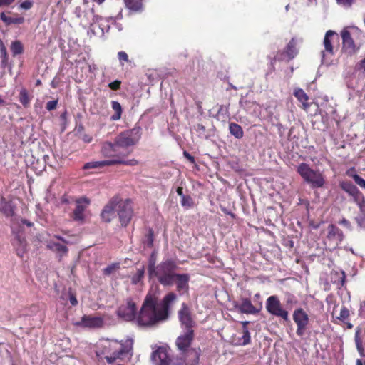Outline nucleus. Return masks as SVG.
Wrapping results in <instances>:
<instances>
[{
    "label": "nucleus",
    "instance_id": "47",
    "mask_svg": "<svg viewBox=\"0 0 365 365\" xmlns=\"http://www.w3.org/2000/svg\"><path fill=\"white\" fill-rule=\"evenodd\" d=\"M32 6V2L29 0H26L25 1L22 2L20 5V7L23 9L28 10L31 9Z\"/></svg>",
    "mask_w": 365,
    "mask_h": 365
},
{
    "label": "nucleus",
    "instance_id": "24",
    "mask_svg": "<svg viewBox=\"0 0 365 365\" xmlns=\"http://www.w3.org/2000/svg\"><path fill=\"white\" fill-rule=\"evenodd\" d=\"M297 54V49L296 48V43L292 38L286 47V50L281 54L282 56H277L279 60L289 61L294 58Z\"/></svg>",
    "mask_w": 365,
    "mask_h": 365
},
{
    "label": "nucleus",
    "instance_id": "33",
    "mask_svg": "<svg viewBox=\"0 0 365 365\" xmlns=\"http://www.w3.org/2000/svg\"><path fill=\"white\" fill-rule=\"evenodd\" d=\"M128 9L133 11H140L142 8L141 0H124Z\"/></svg>",
    "mask_w": 365,
    "mask_h": 365
},
{
    "label": "nucleus",
    "instance_id": "10",
    "mask_svg": "<svg viewBox=\"0 0 365 365\" xmlns=\"http://www.w3.org/2000/svg\"><path fill=\"white\" fill-rule=\"evenodd\" d=\"M118 215L121 225L126 226L133 215V209L129 200L125 201H120L118 200Z\"/></svg>",
    "mask_w": 365,
    "mask_h": 365
},
{
    "label": "nucleus",
    "instance_id": "25",
    "mask_svg": "<svg viewBox=\"0 0 365 365\" xmlns=\"http://www.w3.org/2000/svg\"><path fill=\"white\" fill-rule=\"evenodd\" d=\"M117 148L118 146L115 142V143L106 142L102 145V155L105 157H111L113 159H119V155H115V153L118 151Z\"/></svg>",
    "mask_w": 365,
    "mask_h": 365
},
{
    "label": "nucleus",
    "instance_id": "32",
    "mask_svg": "<svg viewBox=\"0 0 365 365\" xmlns=\"http://www.w3.org/2000/svg\"><path fill=\"white\" fill-rule=\"evenodd\" d=\"M112 109L115 111V114L111 116L112 120H118L121 118L122 107L120 104L115 101L111 102Z\"/></svg>",
    "mask_w": 365,
    "mask_h": 365
},
{
    "label": "nucleus",
    "instance_id": "31",
    "mask_svg": "<svg viewBox=\"0 0 365 365\" xmlns=\"http://www.w3.org/2000/svg\"><path fill=\"white\" fill-rule=\"evenodd\" d=\"M229 130L230 133L237 139H240L243 137L244 132L242 127L235 123H230Z\"/></svg>",
    "mask_w": 365,
    "mask_h": 365
},
{
    "label": "nucleus",
    "instance_id": "49",
    "mask_svg": "<svg viewBox=\"0 0 365 365\" xmlns=\"http://www.w3.org/2000/svg\"><path fill=\"white\" fill-rule=\"evenodd\" d=\"M355 182L360 186H365V180L358 175L354 177Z\"/></svg>",
    "mask_w": 365,
    "mask_h": 365
},
{
    "label": "nucleus",
    "instance_id": "14",
    "mask_svg": "<svg viewBox=\"0 0 365 365\" xmlns=\"http://www.w3.org/2000/svg\"><path fill=\"white\" fill-rule=\"evenodd\" d=\"M194 339V331L190 329V331H184L175 341V344L180 352L190 349V345Z\"/></svg>",
    "mask_w": 365,
    "mask_h": 365
},
{
    "label": "nucleus",
    "instance_id": "20",
    "mask_svg": "<svg viewBox=\"0 0 365 365\" xmlns=\"http://www.w3.org/2000/svg\"><path fill=\"white\" fill-rule=\"evenodd\" d=\"M55 238L58 240L62 241V242L59 241H56L54 240H51L47 243V247L52 251L58 253L61 257L66 255L68 252V249L65 245V241L58 236H55Z\"/></svg>",
    "mask_w": 365,
    "mask_h": 365
},
{
    "label": "nucleus",
    "instance_id": "41",
    "mask_svg": "<svg viewBox=\"0 0 365 365\" xmlns=\"http://www.w3.org/2000/svg\"><path fill=\"white\" fill-rule=\"evenodd\" d=\"M242 339L244 344H247L250 342V334L247 327H244L243 329Z\"/></svg>",
    "mask_w": 365,
    "mask_h": 365
},
{
    "label": "nucleus",
    "instance_id": "18",
    "mask_svg": "<svg viewBox=\"0 0 365 365\" xmlns=\"http://www.w3.org/2000/svg\"><path fill=\"white\" fill-rule=\"evenodd\" d=\"M189 281L190 275L188 274H176L174 277V283L176 284L177 291L180 293L187 292Z\"/></svg>",
    "mask_w": 365,
    "mask_h": 365
},
{
    "label": "nucleus",
    "instance_id": "34",
    "mask_svg": "<svg viewBox=\"0 0 365 365\" xmlns=\"http://www.w3.org/2000/svg\"><path fill=\"white\" fill-rule=\"evenodd\" d=\"M11 51L13 56L21 54L24 51L23 44L19 41H14L11 44Z\"/></svg>",
    "mask_w": 365,
    "mask_h": 365
},
{
    "label": "nucleus",
    "instance_id": "1",
    "mask_svg": "<svg viewBox=\"0 0 365 365\" xmlns=\"http://www.w3.org/2000/svg\"><path fill=\"white\" fill-rule=\"evenodd\" d=\"M173 292L165 295L161 303H158V297L155 294L149 293L139 312L138 322L140 325L152 326L160 321L165 320L168 317L169 306L176 299Z\"/></svg>",
    "mask_w": 365,
    "mask_h": 365
},
{
    "label": "nucleus",
    "instance_id": "57",
    "mask_svg": "<svg viewBox=\"0 0 365 365\" xmlns=\"http://www.w3.org/2000/svg\"><path fill=\"white\" fill-rule=\"evenodd\" d=\"M75 14L78 18H81V9L80 7H76L75 9Z\"/></svg>",
    "mask_w": 365,
    "mask_h": 365
},
{
    "label": "nucleus",
    "instance_id": "30",
    "mask_svg": "<svg viewBox=\"0 0 365 365\" xmlns=\"http://www.w3.org/2000/svg\"><path fill=\"white\" fill-rule=\"evenodd\" d=\"M24 225H26L28 227H31L32 223L24 219H15L11 222V229L14 232H19L21 230L22 226Z\"/></svg>",
    "mask_w": 365,
    "mask_h": 365
},
{
    "label": "nucleus",
    "instance_id": "52",
    "mask_svg": "<svg viewBox=\"0 0 365 365\" xmlns=\"http://www.w3.org/2000/svg\"><path fill=\"white\" fill-rule=\"evenodd\" d=\"M153 233L151 231H150L148 237V245L151 247L153 245Z\"/></svg>",
    "mask_w": 365,
    "mask_h": 365
},
{
    "label": "nucleus",
    "instance_id": "27",
    "mask_svg": "<svg viewBox=\"0 0 365 365\" xmlns=\"http://www.w3.org/2000/svg\"><path fill=\"white\" fill-rule=\"evenodd\" d=\"M120 162L119 159H111L101 161H93L86 163L83 165L84 169H91V168H101L103 166H108L115 165L116 163Z\"/></svg>",
    "mask_w": 365,
    "mask_h": 365
},
{
    "label": "nucleus",
    "instance_id": "15",
    "mask_svg": "<svg viewBox=\"0 0 365 365\" xmlns=\"http://www.w3.org/2000/svg\"><path fill=\"white\" fill-rule=\"evenodd\" d=\"M118 197H113L104 207L101 212L102 219L106 222H110L116 216L118 212Z\"/></svg>",
    "mask_w": 365,
    "mask_h": 365
},
{
    "label": "nucleus",
    "instance_id": "59",
    "mask_svg": "<svg viewBox=\"0 0 365 365\" xmlns=\"http://www.w3.org/2000/svg\"><path fill=\"white\" fill-rule=\"evenodd\" d=\"M341 284L344 285V282H345V278H346L345 272L342 271L341 272Z\"/></svg>",
    "mask_w": 365,
    "mask_h": 365
},
{
    "label": "nucleus",
    "instance_id": "3",
    "mask_svg": "<svg viewBox=\"0 0 365 365\" xmlns=\"http://www.w3.org/2000/svg\"><path fill=\"white\" fill-rule=\"evenodd\" d=\"M176 268L177 265L175 262L166 260L156 267L154 262H150L148 272L150 277H156L158 282L163 286H172L174 284Z\"/></svg>",
    "mask_w": 365,
    "mask_h": 365
},
{
    "label": "nucleus",
    "instance_id": "17",
    "mask_svg": "<svg viewBox=\"0 0 365 365\" xmlns=\"http://www.w3.org/2000/svg\"><path fill=\"white\" fill-rule=\"evenodd\" d=\"M342 51L348 55H352L356 52L358 48L356 46L349 31L343 30L341 32Z\"/></svg>",
    "mask_w": 365,
    "mask_h": 365
},
{
    "label": "nucleus",
    "instance_id": "45",
    "mask_svg": "<svg viewBox=\"0 0 365 365\" xmlns=\"http://www.w3.org/2000/svg\"><path fill=\"white\" fill-rule=\"evenodd\" d=\"M58 101L56 100L50 101L46 104V109L48 110H53L56 109Z\"/></svg>",
    "mask_w": 365,
    "mask_h": 365
},
{
    "label": "nucleus",
    "instance_id": "16",
    "mask_svg": "<svg viewBox=\"0 0 365 365\" xmlns=\"http://www.w3.org/2000/svg\"><path fill=\"white\" fill-rule=\"evenodd\" d=\"M103 18L98 16H95L93 10H89L86 12L83 17L81 19V24L85 26L90 25L93 30L96 29V26L98 25L102 32H103V28H102L103 26Z\"/></svg>",
    "mask_w": 365,
    "mask_h": 365
},
{
    "label": "nucleus",
    "instance_id": "56",
    "mask_svg": "<svg viewBox=\"0 0 365 365\" xmlns=\"http://www.w3.org/2000/svg\"><path fill=\"white\" fill-rule=\"evenodd\" d=\"M70 302L72 305H76L78 304L76 298L73 295L70 296Z\"/></svg>",
    "mask_w": 365,
    "mask_h": 365
},
{
    "label": "nucleus",
    "instance_id": "50",
    "mask_svg": "<svg viewBox=\"0 0 365 365\" xmlns=\"http://www.w3.org/2000/svg\"><path fill=\"white\" fill-rule=\"evenodd\" d=\"M15 0H0V6L10 5Z\"/></svg>",
    "mask_w": 365,
    "mask_h": 365
},
{
    "label": "nucleus",
    "instance_id": "11",
    "mask_svg": "<svg viewBox=\"0 0 365 365\" xmlns=\"http://www.w3.org/2000/svg\"><path fill=\"white\" fill-rule=\"evenodd\" d=\"M343 240L342 232L336 226L329 225L327 227L326 244L331 249L336 248Z\"/></svg>",
    "mask_w": 365,
    "mask_h": 365
},
{
    "label": "nucleus",
    "instance_id": "13",
    "mask_svg": "<svg viewBox=\"0 0 365 365\" xmlns=\"http://www.w3.org/2000/svg\"><path fill=\"white\" fill-rule=\"evenodd\" d=\"M336 34L331 30H329L326 32L323 44L324 50L322 51V62L324 64H329V62L327 60V56L334 55V48L332 46V41Z\"/></svg>",
    "mask_w": 365,
    "mask_h": 365
},
{
    "label": "nucleus",
    "instance_id": "64",
    "mask_svg": "<svg viewBox=\"0 0 365 365\" xmlns=\"http://www.w3.org/2000/svg\"><path fill=\"white\" fill-rule=\"evenodd\" d=\"M4 103V99L1 98V96H0V106L1 105H3Z\"/></svg>",
    "mask_w": 365,
    "mask_h": 365
},
{
    "label": "nucleus",
    "instance_id": "7",
    "mask_svg": "<svg viewBox=\"0 0 365 365\" xmlns=\"http://www.w3.org/2000/svg\"><path fill=\"white\" fill-rule=\"evenodd\" d=\"M136 314L137 308L135 303L131 299H128L125 304H122L118 310V315L123 320L128 322L134 319L138 321V317H136ZM138 317H139V315ZM137 323L139 326H141L139 324L138 322H137Z\"/></svg>",
    "mask_w": 365,
    "mask_h": 365
},
{
    "label": "nucleus",
    "instance_id": "26",
    "mask_svg": "<svg viewBox=\"0 0 365 365\" xmlns=\"http://www.w3.org/2000/svg\"><path fill=\"white\" fill-rule=\"evenodd\" d=\"M152 359L156 365H169V359L163 349H158L153 353Z\"/></svg>",
    "mask_w": 365,
    "mask_h": 365
},
{
    "label": "nucleus",
    "instance_id": "40",
    "mask_svg": "<svg viewBox=\"0 0 365 365\" xmlns=\"http://www.w3.org/2000/svg\"><path fill=\"white\" fill-rule=\"evenodd\" d=\"M349 316V311L347 308L345 307H342L340 310L339 316L337 317V319L341 321H344Z\"/></svg>",
    "mask_w": 365,
    "mask_h": 365
},
{
    "label": "nucleus",
    "instance_id": "55",
    "mask_svg": "<svg viewBox=\"0 0 365 365\" xmlns=\"http://www.w3.org/2000/svg\"><path fill=\"white\" fill-rule=\"evenodd\" d=\"M356 347H357V349L359 352L361 351L362 350V347H361V343L360 341V340L357 338H356Z\"/></svg>",
    "mask_w": 365,
    "mask_h": 365
},
{
    "label": "nucleus",
    "instance_id": "23",
    "mask_svg": "<svg viewBox=\"0 0 365 365\" xmlns=\"http://www.w3.org/2000/svg\"><path fill=\"white\" fill-rule=\"evenodd\" d=\"M12 243L17 255L20 257H23L27 251V244L24 237H21L20 235H16Z\"/></svg>",
    "mask_w": 365,
    "mask_h": 365
},
{
    "label": "nucleus",
    "instance_id": "60",
    "mask_svg": "<svg viewBox=\"0 0 365 365\" xmlns=\"http://www.w3.org/2000/svg\"><path fill=\"white\" fill-rule=\"evenodd\" d=\"M360 312L365 314V301L362 302L360 307Z\"/></svg>",
    "mask_w": 365,
    "mask_h": 365
},
{
    "label": "nucleus",
    "instance_id": "22",
    "mask_svg": "<svg viewBox=\"0 0 365 365\" xmlns=\"http://www.w3.org/2000/svg\"><path fill=\"white\" fill-rule=\"evenodd\" d=\"M235 307L241 313L255 314L258 310L252 305L249 299L243 298L240 303H235Z\"/></svg>",
    "mask_w": 365,
    "mask_h": 365
},
{
    "label": "nucleus",
    "instance_id": "9",
    "mask_svg": "<svg viewBox=\"0 0 365 365\" xmlns=\"http://www.w3.org/2000/svg\"><path fill=\"white\" fill-rule=\"evenodd\" d=\"M293 320L297 324V334L299 336H302L309 324L308 314L303 309H297L293 313Z\"/></svg>",
    "mask_w": 365,
    "mask_h": 365
},
{
    "label": "nucleus",
    "instance_id": "2",
    "mask_svg": "<svg viewBox=\"0 0 365 365\" xmlns=\"http://www.w3.org/2000/svg\"><path fill=\"white\" fill-rule=\"evenodd\" d=\"M133 340L126 339L123 342L117 340H102L96 351L97 355H103L108 363L112 364L118 359H123L133 349Z\"/></svg>",
    "mask_w": 365,
    "mask_h": 365
},
{
    "label": "nucleus",
    "instance_id": "43",
    "mask_svg": "<svg viewBox=\"0 0 365 365\" xmlns=\"http://www.w3.org/2000/svg\"><path fill=\"white\" fill-rule=\"evenodd\" d=\"M355 0H336L337 3L345 7V8H349L352 5Z\"/></svg>",
    "mask_w": 365,
    "mask_h": 365
},
{
    "label": "nucleus",
    "instance_id": "39",
    "mask_svg": "<svg viewBox=\"0 0 365 365\" xmlns=\"http://www.w3.org/2000/svg\"><path fill=\"white\" fill-rule=\"evenodd\" d=\"M119 269V264H113L108 266L103 269V274L106 275H110L115 271Z\"/></svg>",
    "mask_w": 365,
    "mask_h": 365
},
{
    "label": "nucleus",
    "instance_id": "58",
    "mask_svg": "<svg viewBox=\"0 0 365 365\" xmlns=\"http://www.w3.org/2000/svg\"><path fill=\"white\" fill-rule=\"evenodd\" d=\"M176 192H177L178 195L179 196H180L181 197H182V196H185V195L183 194V192H182V187H178L177 188Z\"/></svg>",
    "mask_w": 365,
    "mask_h": 365
},
{
    "label": "nucleus",
    "instance_id": "42",
    "mask_svg": "<svg viewBox=\"0 0 365 365\" xmlns=\"http://www.w3.org/2000/svg\"><path fill=\"white\" fill-rule=\"evenodd\" d=\"M119 160H120V162H118L115 164H125L127 165H135L138 164V160H136L135 159H131V160L125 161L121 159V157L120 155H119Z\"/></svg>",
    "mask_w": 365,
    "mask_h": 365
},
{
    "label": "nucleus",
    "instance_id": "46",
    "mask_svg": "<svg viewBox=\"0 0 365 365\" xmlns=\"http://www.w3.org/2000/svg\"><path fill=\"white\" fill-rule=\"evenodd\" d=\"M120 83L121 82L120 81L116 80L110 83L108 86L110 89L116 91L120 88Z\"/></svg>",
    "mask_w": 365,
    "mask_h": 365
},
{
    "label": "nucleus",
    "instance_id": "44",
    "mask_svg": "<svg viewBox=\"0 0 365 365\" xmlns=\"http://www.w3.org/2000/svg\"><path fill=\"white\" fill-rule=\"evenodd\" d=\"M181 198V204L182 206L190 207L192 205V199L190 197L185 195Z\"/></svg>",
    "mask_w": 365,
    "mask_h": 365
},
{
    "label": "nucleus",
    "instance_id": "37",
    "mask_svg": "<svg viewBox=\"0 0 365 365\" xmlns=\"http://www.w3.org/2000/svg\"><path fill=\"white\" fill-rule=\"evenodd\" d=\"M0 211L6 216H11L14 214V210L11 203L2 202L0 205Z\"/></svg>",
    "mask_w": 365,
    "mask_h": 365
},
{
    "label": "nucleus",
    "instance_id": "53",
    "mask_svg": "<svg viewBox=\"0 0 365 365\" xmlns=\"http://www.w3.org/2000/svg\"><path fill=\"white\" fill-rule=\"evenodd\" d=\"M339 223L347 228H350V222L346 219L341 220Z\"/></svg>",
    "mask_w": 365,
    "mask_h": 365
},
{
    "label": "nucleus",
    "instance_id": "35",
    "mask_svg": "<svg viewBox=\"0 0 365 365\" xmlns=\"http://www.w3.org/2000/svg\"><path fill=\"white\" fill-rule=\"evenodd\" d=\"M19 101L24 106V107H29L31 101V98L29 96L28 92L26 89L22 88L19 93Z\"/></svg>",
    "mask_w": 365,
    "mask_h": 365
},
{
    "label": "nucleus",
    "instance_id": "12",
    "mask_svg": "<svg viewBox=\"0 0 365 365\" xmlns=\"http://www.w3.org/2000/svg\"><path fill=\"white\" fill-rule=\"evenodd\" d=\"M178 317L184 331L193 329L195 322L192 317L189 307L185 303L182 304V307L178 312Z\"/></svg>",
    "mask_w": 365,
    "mask_h": 365
},
{
    "label": "nucleus",
    "instance_id": "38",
    "mask_svg": "<svg viewBox=\"0 0 365 365\" xmlns=\"http://www.w3.org/2000/svg\"><path fill=\"white\" fill-rule=\"evenodd\" d=\"M144 276V269H138L136 273L132 277L131 281L134 284L139 283Z\"/></svg>",
    "mask_w": 365,
    "mask_h": 365
},
{
    "label": "nucleus",
    "instance_id": "48",
    "mask_svg": "<svg viewBox=\"0 0 365 365\" xmlns=\"http://www.w3.org/2000/svg\"><path fill=\"white\" fill-rule=\"evenodd\" d=\"M118 58L120 61H128V56L127 53L124 51L118 52Z\"/></svg>",
    "mask_w": 365,
    "mask_h": 365
},
{
    "label": "nucleus",
    "instance_id": "62",
    "mask_svg": "<svg viewBox=\"0 0 365 365\" xmlns=\"http://www.w3.org/2000/svg\"><path fill=\"white\" fill-rule=\"evenodd\" d=\"M361 68L363 69L364 73H365V61H360Z\"/></svg>",
    "mask_w": 365,
    "mask_h": 365
},
{
    "label": "nucleus",
    "instance_id": "61",
    "mask_svg": "<svg viewBox=\"0 0 365 365\" xmlns=\"http://www.w3.org/2000/svg\"><path fill=\"white\" fill-rule=\"evenodd\" d=\"M197 130H199V131H205V127L200 124H198L197 125Z\"/></svg>",
    "mask_w": 365,
    "mask_h": 365
},
{
    "label": "nucleus",
    "instance_id": "6",
    "mask_svg": "<svg viewBox=\"0 0 365 365\" xmlns=\"http://www.w3.org/2000/svg\"><path fill=\"white\" fill-rule=\"evenodd\" d=\"M267 311L276 317H281L285 321L289 320V313L283 309L280 301L275 295L270 296L266 301Z\"/></svg>",
    "mask_w": 365,
    "mask_h": 365
},
{
    "label": "nucleus",
    "instance_id": "21",
    "mask_svg": "<svg viewBox=\"0 0 365 365\" xmlns=\"http://www.w3.org/2000/svg\"><path fill=\"white\" fill-rule=\"evenodd\" d=\"M78 324L88 328H98L103 326V321L100 317L84 316Z\"/></svg>",
    "mask_w": 365,
    "mask_h": 365
},
{
    "label": "nucleus",
    "instance_id": "29",
    "mask_svg": "<svg viewBox=\"0 0 365 365\" xmlns=\"http://www.w3.org/2000/svg\"><path fill=\"white\" fill-rule=\"evenodd\" d=\"M0 19L7 25L21 24L24 21V19L21 16H8L4 13L1 14Z\"/></svg>",
    "mask_w": 365,
    "mask_h": 365
},
{
    "label": "nucleus",
    "instance_id": "19",
    "mask_svg": "<svg viewBox=\"0 0 365 365\" xmlns=\"http://www.w3.org/2000/svg\"><path fill=\"white\" fill-rule=\"evenodd\" d=\"M90 204L88 198L83 197L76 200V207L73 210V219L75 220H83L84 219V211Z\"/></svg>",
    "mask_w": 365,
    "mask_h": 365
},
{
    "label": "nucleus",
    "instance_id": "5",
    "mask_svg": "<svg viewBox=\"0 0 365 365\" xmlns=\"http://www.w3.org/2000/svg\"><path fill=\"white\" fill-rule=\"evenodd\" d=\"M140 127H135L120 133L115 140L118 148H127L135 145L140 139Z\"/></svg>",
    "mask_w": 365,
    "mask_h": 365
},
{
    "label": "nucleus",
    "instance_id": "4",
    "mask_svg": "<svg viewBox=\"0 0 365 365\" xmlns=\"http://www.w3.org/2000/svg\"><path fill=\"white\" fill-rule=\"evenodd\" d=\"M297 172L312 187H322L325 183L322 174L318 170L312 169L306 163L299 164L297 167Z\"/></svg>",
    "mask_w": 365,
    "mask_h": 365
},
{
    "label": "nucleus",
    "instance_id": "8",
    "mask_svg": "<svg viewBox=\"0 0 365 365\" xmlns=\"http://www.w3.org/2000/svg\"><path fill=\"white\" fill-rule=\"evenodd\" d=\"M201 351L199 348H192L190 349L180 352L178 359L180 361V365H198Z\"/></svg>",
    "mask_w": 365,
    "mask_h": 365
},
{
    "label": "nucleus",
    "instance_id": "36",
    "mask_svg": "<svg viewBox=\"0 0 365 365\" xmlns=\"http://www.w3.org/2000/svg\"><path fill=\"white\" fill-rule=\"evenodd\" d=\"M341 188L344 191H346V192H348L351 195L354 196L358 192V188L356 187V186H355L352 183L342 182L341 184Z\"/></svg>",
    "mask_w": 365,
    "mask_h": 365
},
{
    "label": "nucleus",
    "instance_id": "28",
    "mask_svg": "<svg viewBox=\"0 0 365 365\" xmlns=\"http://www.w3.org/2000/svg\"><path fill=\"white\" fill-rule=\"evenodd\" d=\"M294 96L302 103L304 109L309 107V104L307 103L309 97L302 89L296 88L294 91Z\"/></svg>",
    "mask_w": 365,
    "mask_h": 365
},
{
    "label": "nucleus",
    "instance_id": "54",
    "mask_svg": "<svg viewBox=\"0 0 365 365\" xmlns=\"http://www.w3.org/2000/svg\"><path fill=\"white\" fill-rule=\"evenodd\" d=\"M183 154L191 163H194V161H195L194 157H192L190 154H189L186 151H185Z\"/></svg>",
    "mask_w": 365,
    "mask_h": 365
},
{
    "label": "nucleus",
    "instance_id": "63",
    "mask_svg": "<svg viewBox=\"0 0 365 365\" xmlns=\"http://www.w3.org/2000/svg\"><path fill=\"white\" fill-rule=\"evenodd\" d=\"M84 140H85L86 142L90 143V142L91 141V138H86H86H84Z\"/></svg>",
    "mask_w": 365,
    "mask_h": 365
},
{
    "label": "nucleus",
    "instance_id": "51",
    "mask_svg": "<svg viewBox=\"0 0 365 365\" xmlns=\"http://www.w3.org/2000/svg\"><path fill=\"white\" fill-rule=\"evenodd\" d=\"M0 52H1V54L4 56V58H6V56H7L6 49L2 43H1V46H0Z\"/></svg>",
    "mask_w": 365,
    "mask_h": 365
}]
</instances>
